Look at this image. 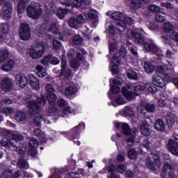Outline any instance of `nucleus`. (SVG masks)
I'll return each mask as SVG.
<instances>
[{"label": "nucleus", "instance_id": "obj_1", "mask_svg": "<svg viewBox=\"0 0 178 178\" xmlns=\"http://www.w3.org/2000/svg\"><path fill=\"white\" fill-rule=\"evenodd\" d=\"M45 104H47V97L45 96L38 98L37 102L33 100L28 102L29 113H31L32 116L36 115L33 120V124L37 127L41 126L42 122L44 120V117L38 114V113L41 112V106H44Z\"/></svg>", "mask_w": 178, "mask_h": 178}, {"label": "nucleus", "instance_id": "obj_2", "mask_svg": "<svg viewBox=\"0 0 178 178\" xmlns=\"http://www.w3.org/2000/svg\"><path fill=\"white\" fill-rule=\"evenodd\" d=\"M134 90L135 92L127 90V88L124 87L122 88V94L126 97L128 101H131L136 98V95H140V91H149L153 94L156 92V88L153 86L151 83H138L134 86Z\"/></svg>", "mask_w": 178, "mask_h": 178}, {"label": "nucleus", "instance_id": "obj_3", "mask_svg": "<svg viewBox=\"0 0 178 178\" xmlns=\"http://www.w3.org/2000/svg\"><path fill=\"white\" fill-rule=\"evenodd\" d=\"M131 35L135 38L134 42L136 44L138 45L139 44H144V48L147 52H153L154 54L158 52V47L155 45V43L152 40L145 42L144 37L141 34V30H134L131 32Z\"/></svg>", "mask_w": 178, "mask_h": 178}, {"label": "nucleus", "instance_id": "obj_4", "mask_svg": "<svg viewBox=\"0 0 178 178\" xmlns=\"http://www.w3.org/2000/svg\"><path fill=\"white\" fill-rule=\"evenodd\" d=\"M26 13L31 19H38L42 15V9L37 3L33 2L28 6Z\"/></svg>", "mask_w": 178, "mask_h": 178}, {"label": "nucleus", "instance_id": "obj_5", "mask_svg": "<svg viewBox=\"0 0 178 178\" xmlns=\"http://www.w3.org/2000/svg\"><path fill=\"white\" fill-rule=\"evenodd\" d=\"M0 5L2 6L0 15L3 19H10V16H12V12H13L12 3L7 0H1Z\"/></svg>", "mask_w": 178, "mask_h": 178}, {"label": "nucleus", "instance_id": "obj_6", "mask_svg": "<svg viewBox=\"0 0 178 178\" xmlns=\"http://www.w3.org/2000/svg\"><path fill=\"white\" fill-rule=\"evenodd\" d=\"M115 129L121 128L123 134L125 136H133V137H136V136L138 134V131L137 129L134 128L131 129L129 124L126 122H115Z\"/></svg>", "mask_w": 178, "mask_h": 178}, {"label": "nucleus", "instance_id": "obj_7", "mask_svg": "<svg viewBox=\"0 0 178 178\" xmlns=\"http://www.w3.org/2000/svg\"><path fill=\"white\" fill-rule=\"evenodd\" d=\"M44 52H45V44L44 42H42L31 49L30 56L32 59H40L44 55Z\"/></svg>", "mask_w": 178, "mask_h": 178}, {"label": "nucleus", "instance_id": "obj_8", "mask_svg": "<svg viewBox=\"0 0 178 178\" xmlns=\"http://www.w3.org/2000/svg\"><path fill=\"white\" fill-rule=\"evenodd\" d=\"M146 165L149 169H151L153 172L159 170L161 168V159L159 158V156L154 154L152 157H148L146 161Z\"/></svg>", "mask_w": 178, "mask_h": 178}, {"label": "nucleus", "instance_id": "obj_9", "mask_svg": "<svg viewBox=\"0 0 178 178\" xmlns=\"http://www.w3.org/2000/svg\"><path fill=\"white\" fill-rule=\"evenodd\" d=\"M19 38L23 41H27L31 38L30 26L26 23H22L19 29Z\"/></svg>", "mask_w": 178, "mask_h": 178}, {"label": "nucleus", "instance_id": "obj_10", "mask_svg": "<svg viewBox=\"0 0 178 178\" xmlns=\"http://www.w3.org/2000/svg\"><path fill=\"white\" fill-rule=\"evenodd\" d=\"M161 178H178L176 175H175V169L169 163H166L163 168L161 173Z\"/></svg>", "mask_w": 178, "mask_h": 178}, {"label": "nucleus", "instance_id": "obj_11", "mask_svg": "<svg viewBox=\"0 0 178 178\" xmlns=\"http://www.w3.org/2000/svg\"><path fill=\"white\" fill-rule=\"evenodd\" d=\"M15 83L20 88H24L29 84V78L24 73H19L15 76Z\"/></svg>", "mask_w": 178, "mask_h": 178}, {"label": "nucleus", "instance_id": "obj_12", "mask_svg": "<svg viewBox=\"0 0 178 178\" xmlns=\"http://www.w3.org/2000/svg\"><path fill=\"white\" fill-rule=\"evenodd\" d=\"M167 149L172 155L178 156V139H170L167 144Z\"/></svg>", "mask_w": 178, "mask_h": 178}, {"label": "nucleus", "instance_id": "obj_13", "mask_svg": "<svg viewBox=\"0 0 178 178\" xmlns=\"http://www.w3.org/2000/svg\"><path fill=\"white\" fill-rule=\"evenodd\" d=\"M127 24H133V19L131 17H125L123 20L117 22V29L118 31L122 32L126 30Z\"/></svg>", "mask_w": 178, "mask_h": 178}, {"label": "nucleus", "instance_id": "obj_14", "mask_svg": "<svg viewBox=\"0 0 178 178\" xmlns=\"http://www.w3.org/2000/svg\"><path fill=\"white\" fill-rule=\"evenodd\" d=\"M4 136H6V137H10L12 140L16 141V143L23 141L24 139V136H23V135L17 134L14 131H5Z\"/></svg>", "mask_w": 178, "mask_h": 178}, {"label": "nucleus", "instance_id": "obj_15", "mask_svg": "<svg viewBox=\"0 0 178 178\" xmlns=\"http://www.w3.org/2000/svg\"><path fill=\"white\" fill-rule=\"evenodd\" d=\"M67 67V60L66 58H63L61 61V74H63L65 79H69L72 76V70L70 68L66 69Z\"/></svg>", "mask_w": 178, "mask_h": 178}, {"label": "nucleus", "instance_id": "obj_16", "mask_svg": "<svg viewBox=\"0 0 178 178\" xmlns=\"http://www.w3.org/2000/svg\"><path fill=\"white\" fill-rule=\"evenodd\" d=\"M62 5H65L66 8H71V10H73V8H80L83 3L82 0H65V2H62Z\"/></svg>", "mask_w": 178, "mask_h": 178}, {"label": "nucleus", "instance_id": "obj_17", "mask_svg": "<svg viewBox=\"0 0 178 178\" xmlns=\"http://www.w3.org/2000/svg\"><path fill=\"white\" fill-rule=\"evenodd\" d=\"M1 88L3 91H10L13 88V83L12 79L9 78H4L1 83Z\"/></svg>", "mask_w": 178, "mask_h": 178}, {"label": "nucleus", "instance_id": "obj_18", "mask_svg": "<svg viewBox=\"0 0 178 178\" xmlns=\"http://www.w3.org/2000/svg\"><path fill=\"white\" fill-rule=\"evenodd\" d=\"M118 53H115L111 54V59L116 60V59H119V58H122L124 59L127 55V50H126V47L124 46H121Z\"/></svg>", "mask_w": 178, "mask_h": 178}, {"label": "nucleus", "instance_id": "obj_19", "mask_svg": "<svg viewBox=\"0 0 178 178\" xmlns=\"http://www.w3.org/2000/svg\"><path fill=\"white\" fill-rule=\"evenodd\" d=\"M1 145L2 147H5V148H7V149H9L10 147L13 148H15L17 147L16 144L15 143L12 142V140H10V137L6 136L4 137L1 141H0Z\"/></svg>", "mask_w": 178, "mask_h": 178}, {"label": "nucleus", "instance_id": "obj_20", "mask_svg": "<svg viewBox=\"0 0 178 178\" xmlns=\"http://www.w3.org/2000/svg\"><path fill=\"white\" fill-rule=\"evenodd\" d=\"M152 84L160 88H163L165 87V81L159 75L154 74L152 76Z\"/></svg>", "mask_w": 178, "mask_h": 178}, {"label": "nucleus", "instance_id": "obj_21", "mask_svg": "<svg viewBox=\"0 0 178 178\" xmlns=\"http://www.w3.org/2000/svg\"><path fill=\"white\" fill-rule=\"evenodd\" d=\"M29 84L33 90H40V81L33 74L29 75Z\"/></svg>", "mask_w": 178, "mask_h": 178}, {"label": "nucleus", "instance_id": "obj_22", "mask_svg": "<svg viewBox=\"0 0 178 178\" xmlns=\"http://www.w3.org/2000/svg\"><path fill=\"white\" fill-rule=\"evenodd\" d=\"M141 133L143 136L147 137L151 135V129H149V124L147 121H143L140 124Z\"/></svg>", "mask_w": 178, "mask_h": 178}, {"label": "nucleus", "instance_id": "obj_23", "mask_svg": "<svg viewBox=\"0 0 178 178\" xmlns=\"http://www.w3.org/2000/svg\"><path fill=\"white\" fill-rule=\"evenodd\" d=\"M59 40H63V37H62L59 34L56 35V37L53 40V49L56 51L59 49V48H60V47L62 46V43L60 42V41H59Z\"/></svg>", "mask_w": 178, "mask_h": 178}, {"label": "nucleus", "instance_id": "obj_24", "mask_svg": "<svg viewBox=\"0 0 178 178\" xmlns=\"http://www.w3.org/2000/svg\"><path fill=\"white\" fill-rule=\"evenodd\" d=\"M144 70L147 74H152V73H154V70H155V67L152 65V63L145 61L144 63Z\"/></svg>", "mask_w": 178, "mask_h": 178}, {"label": "nucleus", "instance_id": "obj_25", "mask_svg": "<svg viewBox=\"0 0 178 178\" xmlns=\"http://www.w3.org/2000/svg\"><path fill=\"white\" fill-rule=\"evenodd\" d=\"M70 12H72V9L69 8L68 7H66L65 9L60 8L57 10L56 15L59 19H63V17H65V16H66V15Z\"/></svg>", "mask_w": 178, "mask_h": 178}, {"label": "nucleus", "instance_id": "obj_26", "mask_svg": "<svg viewBox=\"0 0 178 178\" xmlns=\"http://www.w3.org/2000/svg\"><path fill=\"white\" fill-rule=\"evenodd\" d=\"M13 66H15V61H13V60H8L2 65L1 70H3L4 72H9V70H12V69H13Z\"/></svg>", "mask_w": 178, "mask_h": 178}, {"label": "nucleus", "instance_id": "obj_27", "mask_svg": "<svg viewBox=\"0 0 178 178\" xmlns=\"http://www.w3.org/2000/svg\"><path fill=\"white\" fill-rule=\"evenodd\" d=\"M156 71L158 72V73H160L161 74L168 76V74H169V67H168V65H159L156 67Z\"/></svg>", "mask_w": 178, "mask_h": 178}, {"label": "nucleus", "instance_id": "obj_28", "mask_svg": "<svg viewBox=\"0 0 178 178\" xmlns=\"http://www.w3.org/2000/svg\"><path fill=\"white\" fill-rule=\"evenodd\" d=\"M154 129L157 130V131H163V130H165V122L163 120L158 119L154 122Z\"/></svg>", "mask_w": 178, "mask_h": 178}, {"label": "nucleus", "instance_id": "obj_29", "mask_svg": "<svg viewBox=\"0 0 178 178\" xmlns=\"http://www.w3.org/2000/svg\"><path fill=\"white\" fill-rule=\"evenodd\" d=\"M176 119V115L172 113H168L166 115V121L168 126H173L175 124V120Z\"/></svg>", "mask_w": 178, "mask_h": 178}, {"label": "nucleus", "instance_id": "obj_30", "mask_svg": "<svg viewBox=\"0 0 178 178\" xmlns=\"http://www.w3.org/2000/svg\"><path fill=\"white\" fill-rule=\"evenodd\" d=\"M17 166L19 169H29V163L24 159H20L17 163Z\"/></svg>", "mask_w": 178, "mask_h": 178}, {"label": "nucleus", "instance_id": "obj_31", "mask_svg": "<svg viewBox=\"0 0 178 178\" xmlns=\"http://www.w3.org/2000/svg\"><path fill=\"white\" fill-rule=\"evenodd\" d=\"M10 30V25L9 23H1L0 24V31L3 34H8Z\"/></svg>", "mask_w": 178, "mask_h": 178}, {"label": "nucleus", "instance_id": "obj_32", "mask_svg": "<svg viewBox=\"0 0 178 178\" xmlns=\"http://www.w3.org/2000/svg\"><path fill=\"white\" fill-rule=\"evenodd\" d=\"M154 140L152 139H145L143 142V146L147 149H151L154 147Z\"/></svg>", "mask_w": 178, "mask_h": 178}, {"label": "nucleus", "instance_id": "obj_33", "mask_svg": "<svg viewBox=\"0 0 178 178\" xmlns=\"http://www.w3.org/2000/svg\"><path fill=\"white\" fill-rule=\"evenodd\" d=\"M35 33L38 37H42V35L47 34V27L45 25H42Z\"/></svg>", "mask_w": 178, "mask_h": 178}, {"label": "nucleus", "instance_id": "obj_34", "mask_svg": "<svg viewBox=\"0 0 178 178\" xmlns=\"http://www.w3.org/2000/svg\"><path fill=\"white\" fill-rule=\"evenodd\" d=\"M113 40V37H110L108 40L109 42V52L112 54L118 50V44L116 43H113L112 40Z\"/></svg>", "mask_w": 178, "mask_h": 178}, {"label": "nucleus", "instance_id": "obj_35", "mask_svg": "<svg viewBox=\"0 0 178 178\" xmlns=\"http://www.w3.org/2000/svg\"><path fill=\"white\" fill-rule=\"evenodd\" d=\"M26 118H27L26 113L22 111H18L15 115V120L17 122H23L24 120H26Z\"/></svg>", "mask_w": 178, "mask_h": 178}, {"label": "nucleus", "instance_id": "obj_36", "mask_svg": "<svg viewBox=\"0 0 178 178\" xmlns=\"http://www.w3.org/2000/svg\"><path fill=\"white\" fill-rule=\"evenodd\" d=\"M155 20L159 23H162L166 20V14L163 13H158L155 15Z\"/></svg>", "mask_w": 178, "mask_h": 178}, {"label": "nucleus", "instance_id": "obj_37", "mask_svg": "<svg viewBox=\"0 0 178 178\" xmlns=\"http://www.w3.org/2000/svg\"><path fill=\"white\" fill-rule=\"evenodd\" d=\"M13 176V170L7 168L0 175V178H11Z\"/></svg>", "mask_w": 178, "mask_h": 178}, {"label": "nucleus", "instance_id": "obj_38", "mask_svg": "<svg viewBox=\"0 0 178 178\" xmlns=\"http://www.w3.org/2000/svg\"><path fill=\"white\" fill-rule=\"evenodd\" d=\"M26 2H29V0H19L17 6L18 13H23V12H24Z\"/></svg>", "mask_w": 178, "mask_h": 178}, {"label": "nucleus", "instance_id": "obj_39", "mask_svg": "<svg viewBox=\"0 0 178 178\" xmlns=\"http://www.w3.org/2000/svg\"><path fill=\"white\" fill-rule=\"evenodd\" d=\"M130 6L132 9H140L141 8V1L132 0L130 3Z\"/></svg>", "mask_w": 178, "mask_h": 178}, {"label": "nucleus", "instance_id": "obj_40", "mask_svg": "<svg viewBox=\"0 0 178 178\" xmlns=\"http://www.w3.org/2000/svg\"><path fill=\"white\" fill-rule=\"evenodd\" d=\"M123 113L125 116H133V115H134V111L131 107L127 106L123 109Z\"/></svg>", "mask_w": 178, "mask_h": 178}, {"label": "nucleus", "instance_id": "obj_41", "mask_svg": "<svg viewBox=\"0 0 178 178\" xmlns=\"http://www.w3.org/2000/svg\"><path fill=\"white\" fill-rule=\"evenodd\" d=\"M47 99L49 104H51V105H53V104H55V102H56V95H55V92L48 93Z\"/></svg>", "mask_w": 178, "mask_h": 178}, {"label": "nucleus", "instance_id": "obj_42", "mask_svg": "<svg viewBox=\"0 0 178 178\" xmlns=\"http://www.w3.org/2000/svg\"><path fill=\"white\" fill-rule=\"evenodd\" d=\"M8 56H9V51L8 49L0 51V62H3Z\"/></svg>", "mask_w": 178, "mask_h": 178}, {"label": "nucleus", "instance_id": "obj_43", "mask_svg": "<svg viewBox=\"0 0 178 178\" xmlns=\"http://www.w3.org/2000/svg\"><path fill=\"white\" fill-rule=\"evenodd\" d=\"M76 94V89L72 86L65 88V95L67 97H72Z\"/></svg>", "mask_w": 178, "mask_h": 178}, {"label": "nucleus", "instance_id": "obj_44", "mask_svg": "<svg viewBox=\"0 0 178 178\" xmlns=\"http://www.w3.org/2000/svg\"><path fill=\"white\" fill-rule=\"evenodd\" d=\"M145 108L147 111V112H149V113H152V112L155 111V104L147 103L145 104Z\"/></svg>", "mask_w": 178, "mask_h": 178}, {"label": "nucleus", "instance_id": "obj_45", "mask_svg": "<svg viewBox=\"0 0 178 178\" xmlns=\"http://www.w3.org/2000/svg\"><path fill=\"white\" fill-rule=\"evenodd\" d=\"M29 144V147H31V148H36V147H38V145H39L38 140H37V139H35L34 138H30Z\"/></svg>", "mask_w": 178, "mask_h": 178}, {"label": "nucleus", "instance_id": "obj_46", "mask_svg": "<svg viewBox=\"0 0 178 178\" xmlns=\"http://www.w3.org/2000/svg\"><path fill=\"white\" fill-rule=\"evenodd\" d=\"M51 55L49 54L44 57L41 60L42 65H44V66H48V63H51Z\"/></svg>", "mask_w": 178, "mask_h": 178}, {"label": "nucleus", "instance_id": "obj_47", "mask_svg": "<svg viewBox=\"0 0 178 178\" xmlns=\"http://www.w3.org/2000/svg\"><path fill=\"white\" fill-rule=\"evenodd\" d=\"M44 68L41 65H37L36 66V70H38V76L39 77H47V73L42 72V70Z\"/></svg>", "mask_w": 178, "mask_h": 178}, {"label": "nucleus", "instance_id": "obj_48", "mask_svg": "<svg viewBox=\"0 0 178 178\" xmlns=\"http://www.w3.org/2000/svg\"><path fill=\"white\" fill-rule=\"evenodd\" d=\"M128 158L129 159H136L137 158V151L134 149H131L128 151Z\"/></svg>", "mask_w": 178, "mask_h": 178}, {"label": "nucleus", "instance_id": "obj_49", "mask_svg": "<svg viewBox=\"0 0 178 178\" xmlns=\"http://www.w3.org/2000/svg\"><path fill=\"white\" fill-rule=\"evenodd\" d=\"M148 10L153 13H156L161 10V8L156 5H150L148 6Z\"/></svg>", "mask_w": 178, "mask_h": 178}, {"label": "nucleus", "instance_id": "obj_50", "mask_svg": "<svg viewBox=\"0 0 178 178\" xmlns=\"http://www.w3.org/2000/svg\"><path fill=\"white\" fill-rule=\"evenodd\" d=\"M72 41L75 45H80L83 41V38H81L80 35H76L73 37Z\"/></svg>", "mask_w": 178, "mask_h": 178}, {"label": "nucleus", "instance_id": "obj_51", "mask_svg": "<svg viewBox=\"0 0 178 178\" xmlns=\"http://www.w3.org/2000/svg\"><path fill=\"white\" fill-rule=\"evenodd\" d=\"M163 29L164 31H172V30H173V25L169 22H165L163 24Z\"/></svg>", "mask_w": 178, "mask_h": 178}, {"label": "nucleus", "instance_id": "obj_52", "mask_svg": "<svg viewBox=\"0 0 178 178\" xmlns=\"http://www.w3.org/2000/svg\"><path fill=\"white\" fill-rule=\"evenodd\" d=\"M71 67L72 69H74L75 70H77L79 67H80V63L76 59H73L70 62Z\"/></svg>", "mask_w": 178, "mask_h": 178}, {"label": "nucleus", "instance_id": "obj_53", "mask_svg": "<svg viewBox=\"0 0 178 178\" xmlns=\"http://www.w3.org/2000/svg\"><path fill=\"white\" fill-rule=\"evenodd\" d=\"M87 20V16L86 15L79 14L76 17V21H78V23H86V21Z\"/></svg>", "mask_w": 178, "mask_h": 178}, {"label": "nucleus", "instance_id": "obj_54", "mask_svg": "<svg viewBox=\"0 0 178 178\" xmlns=\"http://www.w3.org/2000/svg\"><path fill=\"white\" fill-rule=\"evenodd\" d=\"M122 16V13L115 12L111 15V18L113 19V20H120Z\"/></svg>", "mask_w": 178, "mask_h": 178}, {"label": "nucleus", "instance_id": "obj_55", "mask_svg": "<svg viewBox=\"0 0 178 178\" xmlns=\"http://www.w3.org/2000/svg\"><path fill=\"white\" fill-rule=\"evenodd\" d=\"M68 24L70 27L76 29L77 27V24H79V22L75 18H70L68 22Z\"/></svg>", "mask_w": 178, "mask_h": 178}, {"label": "nucleus", "instance_id": "obj_56", "mask_svg": "<svg viewBox=\"0 0 178 178\" xmlns=\"http://www.w3.org/2000/svg\"><path fill=\"white\" fill-rule=\"evenodd\" d=\"M33 134L36 137H44V135L45 134L42 130L40 128H36L33 130Z\"/></svg>", "mask_w": 178, "mask_h": 178}, {"label": "nucleus", "instance_id": "obj_57", "mask_svg": "<svg viewBox=\"0 0 178 178\" xmlns=\"http://www.w3.org/2000/svg\"><path fill=\"white\" fill-rule=\"evenodd\" d=\"M127 76L129 79H132V80H137L138 79V74L134 71H130L127 72Z\"/></svg>", "mask_w": 178, "mask_h": 178}, {"label": "nucleus", "instance_id": "obj_58", "mask_svg": "<svg viewBox=\"0 0 178 178\" xmlns=\"http://www.w3.org/2000/svg\"><path fill=\"white\" fill-rule=\"evenodd\" d=\"M129 138L127 139V143L129 147H133L134 145L136 136H133V135H127Z\"/></svg>", "mask_w": 178, "mask_h": 178}, {"label": "nucleus", "instance_id": "obj_59", "mask_svg": "<svg viewBox=\"0 0 178 178\" xmlns=\"http://www.w3.org/2000/svg\"><path fill=\"white\" fill-rule=\"evenodd\" d=\"M49 31L51 33V34H56L57 35L58 32L59 31V29H58L56 25L54 24L50 26Z\"/></svg>", "mask_w": 178, "mask_h": 178}, {"label": "nucleus", "instance_id": "obj_60", "mask_svg": "<svg viewBox=\"0 0 178 178\" xmlns=\"http://www.w3.org/2000/svg\"><path fill=\"white\" fill-rule=\"evenodd\" d=\"M2 113H5V115H10V113H13V108L11 107H5L1 110Z\"/></svg>", "mask_w": 178, "mask_h": 178}, {"label": "nucleus", "instance_id": "obj_61", "mask_svg": "<svg viewBox=\"0 0 178 178\" xmlns=\"http://www.w3.org/2000/svg\"><path fill=\"white\" fill-rule=\"evenodd\" d=\"M38 154V152H37V150L35 149H34L33 147L31 148L28 151V155H29L30 156H32V158H35V156H37Z\"/></svg>", "mask_w": 178, "mask_h": 178}, {"label": "nucleus", "instance_id": "obj_62", "mask_svg": "<svg viewBox=\"0 0 178 178\" xmlns=\"http://www.w3.org/2000/svg\"><path fill=\"white\" fill-rule=\"evenodd\" d=\"M57 105L59 108H63V106H66V105H67V102L63 99H59L57 102Z\"/></svg>", "mask_w": 178, "mask_h": 178}, {"label": "nucleus", "instance_id": "obj_63", "mask_svg": "<svg viewBox=\"0 0 178 178\" xmlns=\"http://www.w3.org/2000/svg\"><path fill=\"white\" fill-rule=\"evenodd\" d=\"M126 165L122 163L117 167V170L119 173H124L126 172Z\"/></svg>", "mask_w": 178, "mask_h": 178}, {"label": "nucleus", "instance_id": "obj_64", "mask_svg": "<svg viewBox=\"0 0 178 178\" xmlns=\"http://www.w3.org/2000/svg\"><path fill=\"white\" fill-rule=\"evenodd\" d=\"M13 103V101L10 99H3L0 102L1 105H10Z\"/></svg>", "mask_w": 178, "mask_h": 178}]
</instances>
